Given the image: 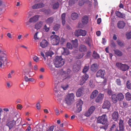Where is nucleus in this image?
Segmentation results:
<instances>
[{
    "mask_svg": "<svg viewBox=\"0 0 131 131\" xmlns=\"http://www.w3.org/2000/svg\"><path fill=\"white\" fill-rule=\"evenodd\" d=\"M65 63V60L63 59L61 56H57L54 61V64L56 68L61 67Z\"/></svg>",
    "mask_w": 131,
    "mask_h": 131,
    "instance_id": "nucleus-1",
    "label": "nucleus"
},
{
    "mask_svg": "<svg viewBox=\"0 0 131 131\" xmlns=\"http://www.w3.org/2000/svg\"><path fill=\"white\" fill-rule=\"evenodd\" d=\"M71 72V71L69 69H67V71H63L61 72V74L63 77H65V78L63 79V80H65L64 81H66V80H67V81H70V80H71V77L69 75L70 74Z\"/></svg>",
    "mask_w": 131,
    "mask_h": 131,
    "instance_id": "nucleus-2",
    "label": "nucleus"
},
{
    "mask_svg": "<svg viewBox=\"0 0 131 131\" xmlns=\"http://www.w3.org/2000/svg\"><path fill=\"white\" fill-rule=\"evenodd\" d=\"M50 39L52 45H57L59 44L60 38L59 36L56 35H51L50 36Z\"/></svg>",
    "mask_w": 131,
    "mask_h": 131,
    "instance_id": "nucleus-3",
    "label": "nucleus"
},
{
    "mask_svg": "<svg viewBox=\"0 0 131 131\" xmlns=\"http://www.w3.org/2000/svg\"><path fill=\"white\" fill-rule=\"evenodd\" d=\"M106 117V116L105 114L103 115L102 116L99 117L97 119V123L103 124H105L107 121Z\"/></svg>",
    "mask_w": 131,
    "mask_h": 131,
    "instance_id": "nucleus-4",
    "label": "nucleus"
},
{
    "mask_svg": "<svg viewBox=\"0 0 131 131\" xmlns=\"http://www.w3.org/2000/svg\"><path fill=\"white\" fill-rule=\"evenodd\" d=\"M95 109V108L94 106H92L90 107L88 111L85 112L84 115L86 117L90 116L94 112Z\"/></svg>",
    "mask_w": 131,
    "mask_h": 131,
    "instance_id": "nucleus-5",
    "label": "nucleus"
},
{
    "mask_svg": "<svg viewBox=\"0 0 131 131\" xmlns=\"http://www.w3.org/2000/svg\"><path fill=\"white\" fill-rule=\"evenodd\" d=\"M105 73V71L104 70H100L96 73V77H100L104 79Z\"/></svg>",
    "mask_w": 131,
    "mask_h": 131,
    "instance_id": "nucleus-6",
    "label": "nucleus"
},
{
    "mask_svg": "<svg viewBox=\"0 0 131 131\" xmlns=\"http://www.w3.org/2000/svg\"><path fill=\"white\" fill-rule=\"evenodd\" d=\"M83 102L81 100H80L77 102V111L80 112L82 110V105Z\"/></svg>",
    "mask_w": 131,
    "mask_h": 131,
    "instance_id": "nucleus-7",
    "label": "nucleus"
},
{
    "mask_svg": "<svg viewBox=\"0 0 131 131\" xmlns=\"http://www.w3.org/2000/svg\"><path fill=\"white\" fill-rule=\"evenodd\" d=\"M111 105L109 101L107 100L105 101L103 104L102 108L103 109H106L109 110Z\"/></svg>",
    "mask_w": 131,
    "mask_h": 131,
    "instance_id": "nucleus-8",
    "label": "nucleus"
},
{
    "mask_svg": "<svg viewBox=\"0 0 131 131\" xmlns=\"http://www.w3.org/2000/svg\"><path fill=\"white\" fill-rule=\"evenodd\" d=\"M40 17L39 15H35L33 17H31L29 19V22L30 23H35L38 21Z\"/></svg>",
    "mask_w": 131,
    "mask_h": 131,
    "instance_id": "nucleus-9",
    "label": "nucleus"
},
{
    "mask_svg": "<svg viewBox=\"0 0 131 131\" xmlns=\"http://www.w3.org/2000/svg\"><path fill=\"white\" fill-rule=\"evenodd\" d=\"M16 121L14 120L9 122L7 123L6 125L8 127L9 129L10 130L13 126L16 125Z\"/></svg>",
    "mask_w": 131,
    "mask_h": 131,
    "instance_id": "nucleus-10",
    "label": "nucleus"
},
{
    "mask_svg": "<svg viewBox=\"0 0 131 131\" xmlns=\"http://www.w3.org/2000/svg\"><path fill=\"white\" fill-rule=\"evenodd\" d=\"M126 23L123 21H119L117 23L118 27L120 29H123L125 27Z\"/></svg>",
    "mask_w": 131,
    "mask_h": 131,
    "instance_id": "nucleus-11",
    "label": "nucleus"
},
{
    "mask_svg": "<svg viewBox=\"0 0 131 131\" xmlns=\"http://www.w3.org/2000/svg\"><path fill=\"white\" fill-rule=\"evenodd\" d=\"M60 88L59 82H55L54 84V90L56 93H58Z\"/></svg>",
    "mask_w": 131,
    "mask_h": 131,
    "instance_id": "nucleus-12",
    "label": "nucleus"
},
{
    "mask_svg": "<svg viewBox=\"0 0 131 131\" xmlns=\"http://www.w3.org/2000/svg\"><path fill=\"white\" fill-rule=\"evenodd\" d=\"M6 60L5 57L0 56V67L2 66L3 64H7Z\"/></svg>",
    "mask_w": 131,
    "mask_h": 131,
    "instance_id": "nucleus-13",
    "label": "nucleus"
},
{
    "mask_svg": "<svg viewBox=\"0 0 131 131\" xmlns=\"http://www.w3.org/2000/svg\"><path fill=\"white\" fill-rule=\"evenodd\" d=\"M43 22L42 21H40L37 23L35 25V28L37 30L40 29L43 25Z\"/></svg>",
    "mask_w": 131,
    "mask_h": 131,
    "instance_id": "nucleus-14",
    "label": "nucleus"
},
{
    "mask_svg": "<svg viewBox=\"0 0 131 131\" xmlns=\"http://www.w3.org/2000/svg\"><path fill=\"white\" fill-rule=\"evenodd\" d=\"M124 121L121 119L119 120V131H123L124 129Z\"/></svg>",
    "mask_w": 131,
    "mask_h": 131,
    "instance_id": "nucleus-15",
    "label": "nucleus"
},
{
    "mask_svg": "<svg viewBox=\"0 0 131 131\" xmlns=\"http://www.w3.org/2000/svg\"><path fill=\"white\" fill-rule=\"evenodd\" d=\"M119 114L117 111H115L113 113L112 115V119L115 121H117L119 117Z\"/></svg>",
    "mask_w": 131,
    "mask_h": 131,
    "instance_id": "nucleus-16",
    "label": "nucleus"
},
{
    "mask_svg": "<svg viewBox=\"0 0 131 131\" xmlns=\"http://www.w3.org/2000/svg\"><path fill=\"white\" fill-rule=\"evenodd\" d=\"M104 95L103 94L100 93L96 98L95 101L97 102H99L102 101L103 99Z\"/></svg>",
    "mask_w": 131,
    "mask_h": 131,
    "instance_id": "nucleus-17",
    "label": "nucleus"
},
{
    "mask_svg": "<svg viewBox=\"0 0 131 131\" xmlns=\"http://www.w3.org/2000/svg\"><path fill=\"white\" fill-rule=\"evenodd\" d=\"M48 42L46 40L44 39L40 43V46L42 48H44L47 46Z\"/></svg>",
    "mask_w": 131,
    "mask_h": 131,
    "instance_id": "nucleus-18",
    "label": "nucleus"
},
{
    "mask_svg": "<svg viewBox=\"0 0 131 131\" xmlns=\"http://www.w3.org/2000/svg\"><path fill=\"white\" fill-rule=\"evenodd\" d=\"M83 89L80 88L79 89L77 92L76 95L77 97H80L83 94Z\"/></svg>",
    "mask_w": 131,
    "mask_h": 131,
    "instance_id": "nucleus-19",
    "label": "nucleus"
},
{
    "mask_svg": "<svg viewBox=\"0 0 131 131\" xmlns=\"http://www.w3.org/2000/svg\"><path fill=\"white\" fill-rule=\"evenodd\" d=\"M89 20V17L86 16H84L82 19V22L83 25H86L87 24Z\"/></svg>",
    "mask_w": 131,
    "mask_h": 131,
    "instance_id": "nucleus-20",
    "label": "nucleus"
},
{
    "mask_svg": "<svg viewBox=\"0 0 131 131\" xmlns=\"http://www.w3.org/2000/svg\"><path fill=\"white\" fill-rule=\"evenodd\" d=\"M79 50L81 52H86L87 51V48L84 45H81L79 46Z\"/></svg>",
    "mask_w": 131,
    "mask_h": 131,
    "instance_id": "nucleus-21",
    "label": "nucleus"
},
{
    "mask_svg": "<svg viewBox=\"0 0 131 131\" xmlns=\"http://www.w3.org/2000/svg\"><path fill=\"white\" fill-rule=\"evenodd\" d=\"M115 14L119 18H123L125 17V15L124 14L121 13L119 11H116Z\"/></svg>",
    "mask_w": 131,
    "mask_h": 131,
    "instance_id": "nucleus-22",
    "label": "nucleus"
},
{
    "mask_svg": "<svg viewBox=\"0 0 131 131\" xmlns=\"http://www.w3.org/2000/svg\"><path fill=\"white\" fill-rule=\"evenodd\" d=\"M69 87V85L66 82H63L60 85V88H62L64 90L67 89Z\"/></svg>",
    "mask_w": 131,
    "mask_h": 131,
    "instance_id": "nucleus-23",
    "label": "nucleus"
},
{
    "mask_svg": "<svg viewBox=\"0 0 131 131\" xmlns=\"http://www.w3.org/2000/svg\"><path fill=\"white\" fill-rule=\"evenodd\" d=\"M80 68V66L77 64H74L73 66V69L74 71L75 72L78 71Z\"/></svg>",
    "mask_w": 131,
    "mask_h": 131,
    "instance_id": "nucleus-24",
    "label": "nucleus"
},
{
    "mask_svg": "<svg viewBox=\"0 0 131 131\" xmlns=\"http://www.w3.org/2000/svg\"><path fill=\"white\" fill-rule=\"evenodd\" d=\"M129 68V66L127 65L123 64L120 69L123 71H125L127 70Z\"/></svg>",
    "mask_w": 131,
    "mask_h": 131,
    "instance_id": "nucleus-25",
    "label": "nucleus"
},
{
    "mask_svg": "<svg viewBox=\"0 0 131 131\" xmlns=\"http://www.w3.org/2000/svg\"><path fill=\"white\" fill-rule=\"evenodd\" d=\"M111 98L112 101L113 103H116L117 102V100H118L117 97V96L115 94L112 95L111 96Z\"/></svg>",
    "mask_w": 131,
    "mask_h": 131,
    "instance_id": "nucleus-26",
    "label": "nucleus"
},
{
    "mask_svg": "<svg viewBox=\"0 0 131 131\" xmlns=\"http://www.w3.org/2000/svg\"><path fill=\"white\" fill-rule=\"evenodd\" d=\"M89 78V75L87 74H85L82 76L81 80L82 81V82H85ZM81 82H82L81 81Z\"/></svg>",
    "mask_w": 131,
    "mask_h": 131,
    "instance_id": "nucleus-27",
    "label": "nucleus"
},
{
    "mask_svg": "<svg viewBox=\"0 0 131 131\" xmlns=\"http://www.w3.org/2000/svg\"><path fill=\"white\" fill-rule=\"evenodd\" d=\"M54 18L52 17H51L48 18L46 20V22L49 24H51L53 21Z\"/></svg>",
    "mask_w": 131,
    "mask_h": 131,
    "instance_id": "nucleus-28",
    "label": "nucleus"
},
{
    "mask_svg": "<svg viewBox=\"0 0 131 131\" xmlns=\"http://www.w3.org/2000/svg\"><path fill=\"white\" fill-rule=\"evenodd\" d=\"M66 16V14L65 13H63L61 15L62 23L63 25H64L65 24Z\"/></svg>",
    "mask_w": 131,
    "mask_h": 131,
    "instance_id": "nucleus-29",
    "label": "nucleus"
},
{
    "mask_svg": "<svg viewBox=\"0 0 131 131\" xmlns=\"http://www.w3.org/2000/svg\"><path fill=\"white\" fill-rule=\"evenodd\" d=\"M125 97L126 100L128 101L131 100V94L129 92H127L125 94Z\"/></svg>",
    "mask_w": 131,
    "mask_h": 131,
    "instance_id": "nucleus-30",
    "label": "nucleus"
},
{
    "mask_svg": "<svg viewBox=\"0 0 131 131\" xmlns=\"http://www.w3.org/2000/svg\"><path fill=\"white\" fill-rule=\"evenodd\" d=\"M71 42L73 47L76 48L78 47V40L77 39H75L74 40H72Z\"/></svg>",
    "mask_w": 131,
    "mask_h": 131,
    "instance_id": "nucleus-31",
    "label": "nucleus"
},
{
    "mask_svg": "<svg viewBox=\"0 0 131 131\" xmlns=\"http://www.w3.org/2000/svg\"><path fill=\"white\" fill-rule=\"evenodd\" d=\"M78 17V15L77 13H73L71 15V19L73 20H76Z\"/></svg>",
    "mask_w": 131,
    "mask_h": 131,
    "instance_id": "nucleus-32",
    "label": "nucleus"
},
{
    "mask_svg": "<svg viewBox=\"0 0 131 131\" xmlns=\"http://www.w3.org/2000/svg\"><path fill=\"white\" fill-rule=\"evenodd\" d=\"M98 93V92L97 90H95L92 92L91 95V98L93 99L97 95Z\"/></svg>",
    "mask_w": 131,
    "mask_h": 131,
    "instance_id": "nucleus-33",
    "label": "nucleus"
},
{
    "mask_svg": "<svg viewBox=\"0 0 131 131\" xmlns=\"http://www.w3.org/2000/svg\"><path fill=\"white\" fill-rule=\"evenodd\" d=\"M74 95L73 93H71L69 94L66 97L68 98V99L72 100V101H73L74 100Z\"/></svg>",
    "mask_w": 131,
    "mask_h": 131,
    "instance_id": "nucleus-34",
    "label": "nucleus"
},
{
    "mask_svg": "<svg viewBox=\"0 0 131 131\" xmlns=\"http://www.w3.org/2000/svg\"><path fill=\"white\" fill-rule=\"evenodd\" d=\"M115 53L118 56H122L123 54L122 52L118 49H116L114 50Z\"/></svg>",
    "mask_w": 131,
    "mask_h": 131,
    "instance_id": "nucleus-35",
    "label": "nucleus"
},
{
    "mask_svg": "<svg viewBox=\"0 0 131 131\" xmlns=\"http://www.w3.org/2000/svg\"><path fill=\"white\" fill-rule=\"evenodd\" d=\"M117 98L119 101H121L124 99V96L122 93L118 94L117 95Z\"/></svg>",
    "mask_w": 131,
    "mask_h": 131,
    "instance_id": "nucleus-36",
    "label": "nucleus"
},
{
    "mask_svg": "<svg viewBox=\"0 0 131 131\" xmlns=\"http://www.w3.org/2000/svg\"><path fill=\"white\" fill-rule=\"evenodd\" d=\"M66 103L68 105H70L72 103L73 101L70 99L66 97L65 100Z\"/></svg>",
    "mask_w": 131,
    "mask_h": 131,
    "instance_id": "nucleus-37",
    "label": "nucleus"
},
{
    "mask_svg": "<svg viewBox=\"0 0 131 131\" xmlns=\"http://www.w3.org/2000/svg\"><path fill=\"white\" fill-rule=\"evenodd\" d=\"M97 68V64L96 63H94L92 65L91 68V69L92 71H94L96 70Z\"/></svg>",
    "mask_w": 131,
    "mask_h": 131,
    "instance_id": "nucleus-38",
    "label": "nucleus"
},
{
    "mask_svg": "<svg viewBox=\"0 0 131 131\" xmlns=\"http://www.w3.org/2000/svg\"><path fill=\"white\" fill-rule=\"evenodd\" d=\"M92 56L94 58L96 59H98L100 57L99 55L95 51L93 52Z\"/></svg>",
    "mask_w": 131,
    "mask_h": 131,
    "instance_id": "nucleus-39",
    "label": "nucleus"
},
{
    "mask_svg": "<svg viewBox=\"0 0 131 131\" xmlns=\"http://www.w3.org/2000/svg\"><path fill=\"white\" fill-rule=\"evenodd\" d=\"M59 7V3L58 2H57L53 4L52 7L53 9H56L58 8Z\"/></svg>",
    "mask_w": 131,
    "mask_h": 131,
    "instance_id": "nucleus-40",
    "label": "nucleus"
},
{
    "mask_svg": "<svg viewBox=\"0 0 131 131\" xmlns=\"http://www.w3.org/2000/svg\"><path fill=\"white\" fill-rule=\"evenodd\" d=\"M128 106V104L127 102L124 101L122 102L121 106L122 108H127Z\"/></svg>",
    "mask_w": 131,
    "mask_h": 131,
    "instance_id": "nucleus-41",
    "label": "nucleus"
},
{
    "mask_svg": "<svg viewBox=\"0 0 131 131\" xmlns=\"http://www.w3.org/2000/svg\"><path fill=\"white\" fill-rule=\"evenodd\" d=\"M64 50L63 53L65 55H68L69 54L70 52L69 50L67 49L66 48L63 47L62 48Z\"/></svg>",
    "mask_w": 131,
    "mask_h": 131,
    "instance_id": "nucleus-42",
    "label": "nucleus"
},
{
    "mask_svg": "<svg viewBox=\"0 0 131 131\" xmlns=\"http://www.w3.org/2000/svg\"><path fill=\"white\" fill-rule=\"evenodd\" d=\"M25 80L26 82L31 81L33 82L34 81V80L32 78H29L25 76L24 77Z\"/></svg>",
    "mask_w": 131,
    "mask_h": 131,
    "instance_id": "nucleus-43",
    "label": "nucleus"
},
{
    "mask_svg": "<svg viewBox=\"0 0 131 131\" xmlns=\"http://www.w3.org/2000/svg\"><path fill=\"white\" fill-rule=\"evenodd\" d=\"M108 126L106 124L103 126L101 127L99 131H105V130L107 128Z\"/></svg>",
    "mask_w": 131,
    "mask_h": 131,
    "instance_id": "nucleus-44",
    "label": "nucleus"
},
{
    "mask_svg": "<svg viewBox=\"0 0 131 131\" xmlns=\"http://www.w3.org/2000/svg\"><path fill=\"white\" fill-rule=\"evenodd\" d=\"M89 69V66H85L83 70V73H85Z\"/></svg>",
    "mask_w": 131,
    "mask_h": 131,
    "instance_id": "nucleus-45",
    "label": "nucleus"
},
{
    "mask_svg": "<svg viewBox=\"0 0 131 131\" xmlns=\"http://www.w3.org/2000/svg\"><path fill=\"white\" fill-rule=\"evenodd\" d=\"M60 25L59 24H57L55 25L53 27V30L55 31H57L60 28Z\"/></svg>",
    "mask_w": 131,
    "mask_h": 131,
    "instance_id": "nucleus-46",
    "label": "nucleus"
},
{
    "mask_svg": "<svg viewBox=\"0 0 131 131\" xmlns=\"http://www.w3.org/2000/svg\"><path fill=\"white\" fill-rule=\"evenodd\" d=\"M126 37L127 39H131V31L127 32L126 34Z\"/></svg>",
    "mask_w": 131,
    "mask_h": 131,
    "instance_id": "nucleus-47",
    "label": "nucleus"
},
{
    "mask_svg": "<svg viewBox=\"0 0 131 131\" xmlns=\"http://www.w3.org/2000/svg\"><path fill=\"white\" fill-rule=\"evenodd\" d=\"M74 34L75 36L78 37L79 36H81L80 33V30L78 29L77 30L74 32Z\"/></svg>",
    "mask_w": 131,
    "mask_h": 131,
    "instance_id": "nucleus-48",
    "label": "nucleus"
},
{
    "mask_svg": "<svg viewBox=\"0 0 131 131\" xmlns=\"http://www.w3.org/2000/svg\"><path fill=\"white\" fill-rule=\"evenodd\" d=\"M81 35L83 36H85L86 34V31L85 30L80 29Z\"/></svg>",
    "mask_w": 131,
    "mask_h": 131,
    "instance_id": "nucleus-49",
    "label": "nucleus"
},
{
    "mask_svg": "<svg viewBox=\"0 0 131 131\" xmlns=\"http://www.w3.org/2000/svg\"><path fill=\"white\" fill-rule=\"evenodd\" d=\"M117 42L118 44L121 47H122L124 46L123 43L121 42L120 40H117Z\"/></svg>",
    "mask_w": 131,
    "mask_h": 131,
    "instance_id": "nucleus-50",
    "label": "nucleus"
},
{
    "mask_svg": "<svg viewBox=\"0 0 131 131\" xmlns=\"http://www.w3.org/2000/svg\"><path fill=\"white\" fill-rule=\"evenodd\" d=\"M84 54L83 53L79 54L77 56H76V58L78 59H80L82 58L84 56Z\"/></svg>",
    "mask_w": 131,
    "mask_h": 131,
    "instance_id": "nucleus-51",
    "label": "nucleus"
},
{
    "mask_svg": "<svg viewBox=\"0 0 131 131\" xmlns=\"http://www.w3.org/2000/svg\"><path fill=\"white\" fill-rule=\"evenodd\" d=\"M67 47L69 49H72L73 48L72 45L69 42H68L67 44Z\"/></svg>",
    "mask_w": 131,
    "mask_h": 131,
    "instance_id": "nucleus-52",
    "label": "nucleus"
},
{
    "mask_svg": "<svg viewBox=\"0 0 131 131\" xmlns=\"http://www.w3.org/2000/svg\"><path fill=\"white\" fill-rule=\"evenodd\" d=\"M43 29L45 32H47L49 31L50 28L49 27H47L46 25H45L43 27Z\"/></svg>",
    "mask_w": 131,
    "mask_h": 131,
    "instance_id": "nucleus-53",
    "label": "nucleus"
},
{
    "mask_svg": "<svg viewBox=\"0 0 131 131\" xmlns=\"http://www.w3.org/2000/svg\"><path fill=\"white\" fill-rule=\"evenodd\" d=\"M6 85L7 88H9L12 85V82H6Z\"/></svg>",
    "mask_w": 131,
    "mask_h": 131,
    "instance_id": "nucleus-54",
    "label": "nucleus"
},
{
    "mask_svg": "<svg viewBox=\"0 0 131 131\" xmlns=\"http://www.w3.org/2000/svg\"><path fill=\"white\" fill-rule=\"evenodd\" d=\"M53 54L54 53L53 52L50 51L46 53V55L47 56H50L51 57L52 56Z\"/></svg>",
    "mask_w": 131,
    "mask_h": 131,
    "instance_id": "nucleus-55",
    "label": "nucleus"
},
{
    "mask_svg": "<svg viewBox=\"0 0 131 131\" xmlns=\"http://www.w3.org/2000/svg\"><path fill=\"white\" fill-rule=\"evenodd\" d=\"M37 4L38 5V8L43 7L45 6V5L42 3H38Z\"/></svg>",
    "mask_w": 131,
    "mask_h": 131,
    "instance_id": "nucleus-56",
    "label": "nucleus"
},
{
    "mask_svg": "<svg viewBox=\"0 0 131 131\" xmlns=\"http://www.w3.org/2000/svg\"><path fill=\"white\" fill-rule=\"evenodd\" d=\"M51 11L49 9L46 10L45 9V14L48 15L50 14L51 13Z\"/></svg>",
    "mask_w": 131,
    "mask_h": 131,
    "instance_id": "nucleus-57",
    "label": "nucleus"
},
{
    "mask_svg": "<svg viewBox=\"0 0 131 131\" xmlns=\"http://www.w3.org/2000/svg\"><path fill=\"white\" fill-rule=\"evenodd\" d=\"M38 33V32L37 31L34 35V38L35 40H37L39 39V38L37 37V34Z\"/></svg>",
    "mask_w": 131,
    "mask_h": 131,
    "instance_id": "nucleus-58",
    "label": "nucleus"
},
{
    "mask_svg": "<svg viewBox=\"0 0 131 131\" xmlns=\"http://www.w3.org/2000/svg\"><path fill=\"white\" fill-rule=\"evenodd\" d=\"M126 86L127 88L129 89H131V83L127 82Z\"/></svg>",
    "mask_w": 131,
    "mask_h": 131,
    "instance_id": "nucleus-59",
    "label": "nucleus"
},
{
    "mask_svg": "<svg viewBox=\"0 0 131 131\" xmlns=\"http://www.w3.org/2000/svg\"><path fill=\"white\" fill-rule=\"evenodd\" d=\"M122 64L121 63L117 62L116 63V66L118 68V69H120L122 66Z\"/></svg>",
    "mask_w": 131,
    "mask_h": 131,
    "instance_id": "nucleus-60",
    "label": "nucleus"
},
{
    "mask_svg": "<svg viewBox=\"0 0 131 131\" xmlns=\"http://www.w3.org/2000/svg\"><path fill=\"white\" fill-rule=\"evenodd\" d=\"M33 59L34 61L36 62H37L39 60V58L37 56H35L33 58Z\"/></svg>",
    "mask_w": 131,
    "mask_h": 131,
    "instance_id": "nucleus-61",
    "label": "nucleus"
},
{
    "mask_svg": "<svg viewBox=\"0 0 131 131\" xmlns=\"http://www.w3.org/2000/svg\"><path fill=\"white\" fill-rule=\"evenodd\" d=\"M29 84L28 82H23L22 84L20 85V87H23V85L24 86H26L28 85V84Z\"/></svg>",
    "mask_w": 131,
    "mask_h": 131,
    "instance_id": "nucleus-62",
    "label": "nucleus"
},
{
    "mask_svg": "<svg viewBox=\"0 0 131 131\" xmlns=\"http://www.w3.org/2000/svg\"><path fill=\"white\" fill-rule=\"evenodd\" d=\"M54 128V126H50L47 131H53Z\"/></svg>",
    "mask_w": 131,
    "mask_h": 131,
    "instance_id": "nucleus-63",
    "label": "nucleus"
},
{
    "mask_svg": "<svg viewBox=\"0 0 131 131\" xmlns=\"http://www.w3.org/2000/svg\"><path fill=\"white\" fill-rule=\"evenodd\" d=\"M107 93L110 96L112 95V91L110 89H108Z\"/></svg>",
    "mask_w": 131,
    "mask_h": 131,
    "instance_id": "nucleus-64",
    "label": "nucleus"
}]
</instances>
